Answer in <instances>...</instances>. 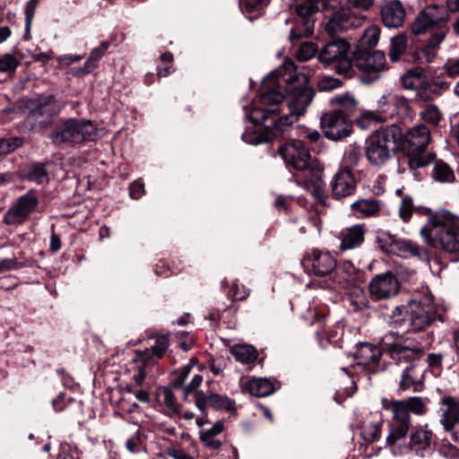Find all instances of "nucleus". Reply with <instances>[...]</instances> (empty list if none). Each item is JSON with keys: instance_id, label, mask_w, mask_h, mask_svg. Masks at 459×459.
Returning a JSON list of instances; mask_svg holds the SVG:
<instances>
[{"instance_id": "c756f323", "label": "nucleus", "mask_w": 459, "mask_h": 459, "mask_svg": "<svg viewBox=\"0 0 459 459\" xmlns=\"http://www.w3.org/2000/svg\"><path fill=\"white\" fill-rule=\"evenodd\" d=\"M351 209L353 212L359 213L361 217L377 216L381 209V203L373 198L360 199L352 203Z\"/></svg>"}, {"instance_id": "4468645a", "label": "nucleus", "mask_w": 459, "mask_h": 459, "mask_svg": "<svg viewBox=\"0 0 459 459\" xmlns=\"http://www.w3.org/2000/svg\"><path fill=\"white\" fill-rule=\"evenodd\" d=\"M336 264V259L330 252L316 248L307 253L302 259L304 269L320 277L330 274Z\"/></svg>"}, {"instance_id": "f8f14e48", "label": "nucleus", "mask_w": 459, "mask_h": 459, "mask_svg": "<svg viewBox=\"0 0 459 459\" xmlns=\"http://www.w3.org/2000/svg\"><path fill=\"white\" fill-rule=\"evenodd\" d=\"M321 128L327 139L339 141L350 136L352 124L342 110H331L322 116Z\"/></svg>"}, {"instance_id": "5701e85b", "label": "nucleus", "mask_w": 459, "mask_h": 459, "mask_svg": "<svg viewBox=\"0 0 459 459\" xmlns=\"http://www.w3.org/2000/svg\"><path fill=\"white\" fill-rule=\"evenodd\" d=\"M364 225H353L341 232L340 249L342 251L357 248L364 242Z\"/></svg>"}, {"instance_id": "603ef678", "label": "nucleus", "mask_w": 459, "mask_h": 459, "mask_svg": "<svg viewBox=\"0 0 459 459\" xmlns=\"http://www.w3.org/2000/svg\"><path fill=\"white\" fill-rule=\"evenodd\" d=\"M169 346V337L167 335L158 336L155 340V343L152 346V353L160 359Z\"/></svg>"}, {"instance_id": "0e129e2a", "label": "nucleus", "mask_w": 459, "mask_h": 459, "mask_svg": "<svg viewBox=\"0 0 459 459\" xmlns=\"http://www.w3.org/2000/svg\"><path fill=\"white\" fill-rule=\"evenodd\" d=\"M130 196L138 200L144 194V185L142 182L134 181L129 186Z\"/></svg>"}, {"instance_id": "412c9836", "label": "nucleus", "mask_w": 459, "mask_h": 459, "mask_svg": "<svg viewBox=\"0 0 459 459\" xmlns=\"http://www.w3.org/2000/svg\"><path fill=\"white\" fill-rule=\"evenodd\" d=\"M284 96L280 90L277 75L272 74L266 76L261 85L260 101L264 106H273L281 103Z\"/></svg>"}, {"instance_id": "c85d7f7f", "label": "nucleus", "mask_w": 459, "mask_h": 459, "mask_svg": "<svg viewBox=\"0 0 459 459\" xmlns=\"http://www.w3.org/2000/svg\"><path fill=\"white\" fill-rule=\"evenodd\" d=\"M247 391L253 396L264 397L272 394L275 388L274 384L267 378H253L246 384Z\"/></svg>"}, {"instance_id": "4be33fe9", "label": "nucleus", "mask_w": 459, "mask_h": 459, "mask_svg": "<svg viewBox=\"0 0 459 459\" xmlns=\"http://www.w3.org/2000/svg\"><path fill=\"white\" fill-rule=\"evenodd\" d=\"M60 111V106L56 100L55 96L52 94L39 96L32 101V108L30 110V115L34 118H39L40 117H46L47 118H50L53 116L58 114Z\"/></svg>"}, {"instance_id": "7ed1b4c3", "label": "nucleus", "mask_w": 459, "mask_h": 459, "mask_svg": "<svg viewBox=\"0 0 459 459\" xmlns=\"http://www.w3.org/2000/svg\"><path fill=\"white\" fill-rule=\"evenodd\" d=\"M285 81V91L288 97L290 113L273 122L277 129H281L284 126H290L297 122L299 117L304 115L315 97L313 87L308 85L309 79L307 74L299 73L290 75Z\"/></svg>"}, {"instance_id": "052dcab7", "label": "nucleus", "mask_w": 459, "mask_h": 459, "mask_svg": "<svg viewBox=\"0 0 459 459\" xmlns=\"http://www.w3.org/2000/svg\"><path fill=\"white\" fill-rule=\"evenodd\" d=\"M203 382V377L201 375H195L192 378L191 382L183 388L184 398L187 399L188 395L201 385Z\"/></svg>"}, {"instance_id": "37998d69", "label": "nucleus", "mask_w": 459, "mask_h": 459, "mask_svg": "<svg viewBox=\"0 0 459 459\" xmlns=\"http://www.w3.org/2000/svg\"><path fill=\"white\" fill-rule=\"evenodd\" d=\"M427 401L428 399H423L419 396H411L404 400L410 412L418 416H423L428 412Z\"/></svg>"}, {"instance_id": "a18cd8bd", "label": "nucleus", "mask_w": 459, "mask_h": 459, "mask_svg": "<svg viewBox=\"0 0 459 459\" xmlns=\"http://www.w3.org/2000/svg\"><path fill=\"white\" fill-rule=\"evenodd\" d=\"M411 424L396 423L389 435L386 437V442L389 446H394L398 440L404 438L408 433Z\"/></svg>"}, {"instance_id": "6e6552de", "label": "nucleus", "mask_w": 459, "mask_h": 459, "mask_svg": "<svg viewBox=\"0 0 459 459\" xmlns=\"http://www.w3.org/2000/svg\"><path fill=\"white\" fill-rule=\"evenodd\" d=\"M97 133L98 129L91 120L70 118L50 134V139L56 145L74 146L95 140Z\"/></svg>"}, {"instance_id": "393cba45", "label": "nucleus", "mask_w": 459, "mask_h": 459, "mask_svg": "<svg viewBox=\"0 0 459 459\" xmlns=\"http://www.w3.org/2000/svg\"><path fill=\"white\" fill-rule=\"evenodd\" d=\"M382 356L381 349L369 342L360 343L357 349L358 364L364 367L376 365Z\"/></svg>"}, {"instance_id": "9d476101", "label": "nucleus", "mask_w": 459, "mask_h": 459, "mask_svg": "<svg viewBox=\"0 0 459 459\" xmlns=\"http://www.w3.org/2000/svg\"><path fill=\"white\" fill-rule=\"evenodd\" d=\"M350 43L344 39L328 42L318 53V60L325 65H333L338 74L348 75L352 69V60L349 53Z\"/></svg>"}, {"instance_id": "5fc2aeb1", "label": "nucleus", "mask_w": 459, "mask_h": 459, "mask_svg": "<svg viewBox=\"0 0 459 459\" xmlns=\"http://www.w3.org/2000/svg\"><path fill=\"white\" fill-rule=\"evenodd\" d=\"M249 295V290L244 286L239 287L238 282H232L228 291V296L232 299L243 300Z\"/></svg>"}, {"instance_id": "423d86ee", "label": "nucleus", "mask_w": 459, "mask_h": 459, "mask_svg": "<svg viewBox=\"0 0 459 459\" xmlns=\"http://www.w3.org/2000/svg\"><path fill=\"white\" fill-rule=\"evenodd\" d=\"M403 133L396 125L382 126L366 140L365 156L372 166H384L392 159Z\"/></svg>"}, {"instance_id": "f704fd0d", "label": "nucleus", "mask_w": 459, "mask_h": 459, "mask_svg": "<svg viewBox=\"0 0 459 459\" xmlns=\"http://www.w3.org/2000/svg\"><path fill=\"white\" fill-rule=\"evenodd\" d=\"M432 178L440 183H451L455 178L452 168L443 160L435 162L432 169Z\"/></svg>"}, {"instance_id": "f03ea898", "label": "nucleus", "mask_w": 459, "mask_h": 459, "mask_svg": "<svg viewBox=\"0 0 459 459\" xmlns=\"http://www.w3.org/2000/svg\"><path fill=\"white\" fill-rule=\"evenodd\" d=\"M424 242L448 254L459 252V223L447 211H439L432 214L428 222L420 229Z\"/></svg>"}, {"instance_id": "f257e3e1", "label": "nucleus", "mask_w": 459, "mask_h": 459, "mask_svg": "<svg viewBox=\"0 0 459 459\" xmlns=\"http://www.w3.org/2000/svg\"><path fill=\"white\" fill-rule=\"evenodd\" d=\"M286 166L304 175L303 186L317 200L325 199L324 193V165L310 154L306 144L292 140L281 144L277 149Z\"/></svg>"}, {"instance_id": "774afa93", "label": "nucleus", "mask_w": 459, "mask_h": 459, "mask_svg": "<svg viewBox=\"0 0 459 459\" xmlns=\"http://www.w3.org/2000/svg\"><path fill=\"white\" fill-rule=\"evenodd\" d=\"M164 403L174 412L179 411L178 404L170 390H165L164 392Z\"/></svg>"}, {"instance_id": "79ce46f5", "label": "nucleus", "mask_w": 459, "mask_h": 459, "mask_svg": "<svg viewBox=\"0 0 459 459\" xmlns=\"http://www.w3.org/2000/svg\"><path fill=\"white\" fill-rule=\"evenodd\" d=\"M208 402L215 409H223L228 411L235 410L234 401L219 394L212 393L208 394Z\"/></svg>"}, {"instance_id": "1a4fd4ad", "label": "nucleus", "mask_w": 459, "mask_h": 459, "mask_svg": "<svg viewBox=\"0 0 459 459\" xmlns=\"http://www.w3.org/2000/svg\"><path fill=\"white\" fill-rule=\"evenodd\" d=\"M360 73L362 83H372L380 78L381 73L387 69L385 55L383 51H367L359 49L353 54L352 66Z\"/></svg>"}, {"instance_id": "cd10ccee", "label": "nucleus", "mask_w": 459, "mask_h": 459, "mask_svg": "<svg viewBox=\"0 0 459 459\" xmlns=\"http://www.w3.org/2000/svg\"><path fill=\"white\" fill-rule=\"evenodd\" d=\"M426 73L421 67H415L408 70L401 77L403 87L406 90H417L422 87L426 82Z\"/></svg>"}, {"instance_id": "0eeeda50", "label": "nucleus", "mask_w": 459, "mask_h": 459, "mask_svg": "<svg viewBox=\"0 0 459 459\" xmlns=\"http://www.w3.org/2000/svg\"><path fill=\"white\" fill-rule=\"evenodd\" d=\"M429 143V129L422 124L414 126L407 132L403 144L410 154L408 164L411 169L426 167L435 160V153H424Z\"/></svg>"}, {"instance_id": "338daca9", "label": "nucleus", "mask_w": 459, "mask_h": 459, "mask_svg": "<svg viewBox=\"0 0 459 459\" xmlns=\"http://www.w3.org/2000/svg\"><path fill=\"white\" fill-rule=\"evenodd\" d=\"M359 158H360V152H359V149H357V148L350 149L345 154V160H346L347 163L349 164L348 165L349 167L350 166H357L359 164Z\"/></svg>"}, {"instance_id": "6e6d98bb", "label": "nucleus", "mask_w": 459, "mask_h": 459, "mask_svg": "<svg viewBox=\"0 0 459 459\" xmlns=\"http://www.w3.org/2000/svg\"><path fill=\"white\" fill-rule=\"evenodd\" d=\"M376 0H346L348 7L359 12H368L375 5Z\"/></svg>"}, {"instance_id": "20e7f679", "label": "nucleus", "mask_w": 459, "mask_h": 459, "mask_svg": "<svg viewBox=\"0 0 459 459\" xmlns=\"http://www.w3.org/2000/svg\"><path fill=\"white\" fill-rule=\"evenodd\" d=\"M412 34L428 36L427 48H435L444 40L447 31V17L443 6L429 4L421 10L411 25Z\"/></svg>"}, {"instance_id": "864d4df0", "label": "nucleus", "mask_w": 459, "mask_h": 459, "mask_svg": "<svg viewBox=\"0 0 459 459\" xmlns=\"http://www.w3.org/2000/svg\"><path fill=\"white\" fill-rule=\"evenodd\" d=\"M342 85L341 80L332 76H324L317 82V88L321 91H332Z\"/></svg>"}, {"instance_id": "9b49d317", "label": "nucleus", "mask_w": 459, "mask_h": 459, "mask_svg": "<svg viewBox=\"0 0 459 459\" xmlns=\"http://www.w3.org/2000/svg\"><path fill=\"white\" fill-rule=\"evenodd\" d=\"M368 290L369 298L374 301L388 300L398 295L400 283L391 271H386L372 277Z\"/></svg>"}, {"instance_id": "39448f33", "label": "nucleus", "mask_w": 459, "mask_h": 459, "mask_svg": "<svg viewBox=\"0 0 459 459\" xmlns=\"http://www.w3.org/2000/svg\"><path fill=\"white\" fill-rule=\"evenodd\" d=\"M435 321V313L429 306L411 300L404 306L395 307L389 315V323L404 333L427 330Z\"/></svg>"}, {"instance_id": "6ab92c4d", "label": "nucleus", "mask_w": 459, "mask_h": 459, "mask_svg": "<svg viewBox=\"0 0 459 459\" xmlns=\"http://www.w3.org/2000/svg\"><path fill=\"white\" fill-rule=\"evenodd\" d=\"M424 387V370L417 364L412 363L406 367L401 375L399 390L421 392Z\"/></svg>"}, {"instance_id": "a19ab883", "label": "nucleus", "mask_w": 459, "mask_h": 459, "mask_svg": "<svg viewBox=\"0 0 459 459\" xmlns=\"http://www.w3.org/2000/svg\"><path fill=\"white\" fill-rule=\"evenodd\" d=\"M137 359L142 360V363L137 366L136 372L133 376V379L137 386H141L146 377V366L149 359L148 351H136Z\"/></svg>"}, {"instance_id": "473e14b6", "label": "nucleus", "mask_w": 459, "mask_h": 459, "mask_svg": "<svg viewBox=\"0 0 459 459\" xmlns=\"http://www.w3.org/2000/svg\"><path fill=\"white\" fill-rule=\"evenodd\" d=\"M230 354L234 359L243 364L254 362L258 358V352L255 347L248 344H236L230 348Z\"/></svg>"}, {"instance_id": "09e8293b", "label": "nucleus", "mask_w": 459, "mask_h": 459, "mask_svg": "<svg viewBox=\"0 0 459 459\" xmlns=\"http://www.w3.org/2000/svg\"><path fill=\"white\" fill-rule=\"evenodd\" d=\"M20 65V61L12 54L0 56V72H14Z\"/></svg>"}, {"instance_id": "ea45409f", "label": "nucleus", "mask_w": 459, "mask_h": 459, "mask_svg": "<svg viewBox=\"0 0 459 459\" xmlns=\"http://www.w3.org/2000/svg\"><path fill=\"white\" fill-rule=\"evenodd\" d=\"M420 117L425 122L437 126L443 118V114L436 105L427 104L420 112Z\"/></svg>"}, {"instance_id": "bf43d9fd", "label": "nucleus", "mask_w": 459, "mask_h": 459, "mask_svg": "<svg viewBox=\"0 0 459 459\" xmlns=\"http://www.w3.org/2000/svg\"><path fill=\"white\" fill-rule=\"evenodd\" d=\"M269 0H239L241 11L251 13L255 11L260 5L268 3Z\"/></svg>"}, {"instance_id": "a878e982", "label": "nucleus", "mask_w": 459, "mask_h": 459, "mask_svg": "<svg viewBox=\"0 0 459 459\" xmlns=\"http://www.w3.org/2000/svg\"><path fill=\"white\" fill-rule=\"evenodd\" d=\"M432 432L427 429V426L416 427L410 437V446L416 453L426 450L431 443Z\"/></svg>"}, {"instance_id": "49530a36", "label": "nucleus", "mask_w": 459, "mask_h": 459, "mask_svg": "<svg viewBox=\"0 0 459 459\" xmlns=\"http://www.w3.org/2000/svg\"><path fill=\"white\" fill-rule=\"evenodd\" d=\"M390 352L394 359L400 361L411 359L415 355L416 351L401 344H394L391 347Z\"/></svg>"}, {"instance_id": "f3484780", "label": "nucleus", "mask_w": 459, "mask_h": 459, "mask_svg": "<svg viewBox=\"0 0 459 459\" xmlns=\"http://www.w3.org/2000/svg\"><path fill=\"white\" fill-rule=\"evenodd\" d=\"M406 12L400 0H385L380 7V18L387 28H399L405 20Z\"/></svg>"}, {"instance_id": "58836bf2", "label": "nucleus", "mask_w": 459, "mask_h": 459, "mask_svg": "<svg viewBox=\"0 0 459 459\" xmlns=\"http://www.w3.org/2000/svg\"><path fill=\"white\" fill-rule=\"evenodd\" d=\"M407 46V38L404 35H398L391 39V46L388 52L392 62L398 61L403 55Z\"/></svg>"}, {"instance_id": "c03bdc74", "label": "nucleus", "mask_w": 459, "mask_h": 459, "mask_svg": "<svg viewBox=\"0 0 459 459\" xmlns=\"http://www.w3.org/2000/svg\"><path fill=\"white\" fill-rule=\"evenodd\" d=\"M396 237L388 232H384L377 238L378 247L385 254H395Z\"/></svg>"}, {"instance_id": "a211bd4d", "label": "nucleus", "mask_w": 459, "mask_h": 459, "mask_svg": "<svg viewBox=\"0 0 459 459\" xmlns=\"http://www.w3.org/2000/svg\"><path fill=\"white\" fill-rule=\"evenodd\" d=\"M439 404L440 424L449 432L459 423V401L451 395H445Z\"/></svg>"}, {"instance_id": "2f4dec72", "label": "nucleus", "mask_w": 459, "mask_h": 459, "mask_svg": "<svg viewBox=\"0 0 459 459\" xmlns=\"http://www.w3.org/2000/svg\"><path fill=\"white\" fill-rule=\"evenodd\" d=\"M50 162H33L30 164L26 170V178L39 185L48 184L49 181L47 166Z\"/></svg>"}, {"instance_id": "4d7b16f0", "label": "nucleus", "mask_w": 459, "mask_h": 459, "mask_svg": "<svg viewBox=\"0 0 459 459\" xmlns=\"http://www.w3.org/2000/svg\"><path fill=\"white\" fill-rule=\"evenodd\" d=\"M38 4H33L31 2H27L25 7V39H29L30 30L31 26V22L35 14V11Z\"/></svg>"}, {"instance_id": "2eb2a0df", "label": "nucleus", "mask_w": 459, "mask_h": 459, "mask_svg": "<svg viewBox=\"0 0 459 459\" xmlns=\"http://www.w3.org/2000/svg\"><path fill=\"white\" fill-rule=\"evenodd\" d=\"M365 19L364 15L356 14L349 7L340 8L333 13L326 22L325 30L330 35L333 36L360 27L364 23Z\"/></svg>"}, {"instance_id": "e433bc0d", "label": "nucleus", "mask_w": 459, "mask_h": 459, "mask_svg": "<svg viewBox=\"0 0 459 459\" xmlns=\"http://www.w3.org/2000/svg\"><path fill=\"white\" fill-rule=\"evenodd\" d=\"M331 103L339 107L336 110H342L346 117L354 113L357 108L356 100L350 95L335 96L331 100Z\"/></svg>"}, {"instance_id": "ddd939ff", "label": "nucleus", "mask_w": 459, "mask_h": 459, "mask_svg": "<svg viewBox=\"0 0 459 459\" xmlns=\"http://www.w3.org/2000/svg\"><path fill=\"white\" fill-rule=\"evenodd\" d=\"M358 182L349 166H342L333 175L329 187L334 200H342L353 195L357 191Z\"/></svg>"}, {"instance_id": "bb28decb", "label": "nucleus", "mask_w": 459, "mask_h": 459, "mask_svg": "<svg viewBox=\"0 0 459 459\" xmlns=\"http://www.w3.org/2000/svg\"><path fill=\"white\" fill-rule=\"evenodd\" d=\"M110 43L108 41H102L100 46L95 48L91 50L90 56L87 61L84 63L83 67L78 68L74 74L76 76H82L90 74L93 71L97 66L100 59L105 54L107 49L109 48Z\"/></svg>"}, {"instance_id": "680f3d73", "label": "nucleus", "mask_w": 459, "mask_h": 459, "mask_svg": "<svg viewBox=\"0 0 459 459\" xmlns=\"http://www.w3.org/2000/svg\"><path fill=\"white\" fill-rule=\"evenodd\" d=\"M167 454L174 459H195L192 455L186 453L183 449L171 446L167 448Z\"/></svg>"}, {"instance_id": "7c9ffc66", "label": "nucleus", "mask_w": 459, "mask_h": 459, "mask_svg": "<svg viewBox=\"0 0 459 459\" xmlns=\"http://www.w3.org/2000/svg\"><path fill=\"white\" fill-rule=\"evenodd\" d=\"M399 253L401 255H411L417 256L420 260L428 259V251L426 248L419 247L416 243L396 238L395 241V254Z\"/></svg>"}, {"instance_id": "dca6fc26", "label": "nucleus", "mask_w": 459, "mask_h": 459, "mask_svg": "<svg viewBox=\"0 0 459 459\" xmlns=\"http://www.w3.org/2000/svg\"><path fill=\"white\" fill-rule=\"evenodd\" d=\"M39 200L33 191L22 195L16 204L10 208L4 218L8 225L22 223L38 206Z\"/></svg>"}, {"instance_id": "3c124183", "label": "nucleus", "mask_w": 459, "mask_h": 459, "mask_svg": "<svg viewBox=\"0 0 459 459\" xmlns=\"http://www.w3.org/2000/svg\"><path fill=\"white\" fill-rule=\"evenodd\" d=\"M412 212H413L412 198L410 196H405L401 201V204H400V208H399V216L404 222H408L411 217Z\"/></svg>"}, {"instance_id": "c9c22d12", "label": "nucleus", "mask_w": 459, "mask_h": 459, "mask_svg": "<svg viewBox=\"0 0 459 459\" xmlns=\"http://www.w3.org/2000/svg\"><path fill=\"white\" fill-rule=\"evenodd\" d=\"M380 28L377 25H370L368 27L362 36L359 38V46L362 48H373L379 41Z\"/></svg>"}, {"instance_id": "13d9d810", "label": "nucleus", "mask_w": 459, "mask_h": 459, "mask_svg": "<svg viewBox=\"0 0 459 459\" xmlns=\"http://www.w3.org/2000/svg\"><path fill=\"white\" fill-rule=\"evenodd\" d=\"M313 316H314V321L311 322V325H317L316 334L317 336L318 343H319V345L324 346L322 333L325 331V316L323 315H318L316 313H315L313 315Z\"/></svg>"}, {"instance_id": "aec40b11", "label": "nucleus", "mask_w": 459, "mask_h": 459, "mask_svg": "<svg viewBox=\"0 0 459 459\" xmlns=\"http://www.w3.org/2000/svg\"><path fill=\"white\" fill-rule=\"evenodd\" d=\"M341 0H295L294 9L302 19H312L318 12L334 8Z\"/></svg>"}, {"instance_id": "69168bd1", "label": "nucleus", "mask_w": 459, "mask_h": 459, "mask_svg": "<svg viewBox=\"0 0 459 459\" xmlns=\"http://www.w3.org/2000/svg\"><path fill=\"white\" fill-rule=\"evenodd\" d=\"M444 68L447 75L451 78L459 76V59L458 60H448Z\"/></svg>"}, {"instance_id": "4c0bfd02", "label": "nucleus", "mask_w": 459, "mask_h": 459, "mask_svg": "<svg viewBox=\"0 0 459 459\" xmlns=\"http://www.w3.org/2000/svg\"><path fill=\"white\" fill-rule=\"evenodd\" d=\"M315 22L313 19H303L301 24L291 29L290 32V40H299L311 36L314 32Z\"/></svg>"}, {"instance_id": "b1692460", "label": "nucleus", "mask_w": 459, "mask_h": 459, "mask_svg": "<svg viewBox=\"0 0 459 459\" xmlns=\"http://www.w3.org/2000/svg\"><path fill=\"white\" fill-rule=\"evenodd\" d=\"M383 420L377 413H371L362 422L360 426V437L366 442H375L380 437Z\"/></svg>"}, {"instance_id": "de8ad7c7", "label": "nucleus", "mask_w": 459, "mask_h": 459, "mask_svg": "<svg viewBox=\"0 0 459 459\" xmlns=\"http://www.w3.org/2000/svg\"><path fill=\"white\" fill-rule=\"evenodd\" d=\"M23 141L20 137L0 139V156L6 155L22 146Z\"/></svg>"}, {"instance_id": "8fccbe9b", "label": "nucleus", "mask_w": 459, "mask_h": 459, "mask_svg": "<svg viewBox=\"0 0 459 459\" xmlns=\"http://www.w3.org/2000/svg\"><path fill=\"white\" fill-rule=\"evenodd\" d=\"M317 52L316 45L312 42H304L299 46L297 57L299 61H307L312 58Z\"/></svg>"}, {"instance_id": "72a5a7b5", "label": "nucleus", "mask_w": 459, "mask_h": 459, "mask_svg": "<svg viewBox=\"0 0 459 459\" xmlns=\"http://www.w3.org/2000/svg\"><path fill=\"white\" fill-rule=\"evenodd\" d=\"M391 410L393 418L396 423L411 424L410 410L404 400L391 401L388 405L385 406Z\"/></svg>"}, {"instance_id": "e2e57ef3", "label": "nucleus", "mask_w": 459, "mask_h": 459, "mask_svg": "<svg viewBox=\"0 0 459 459\" xmlns=\"http://www.w3.org/2000/svg\"><path fill=\"white\" fill-rule=\"evenodd\" d=\"M192 366L190 364L185 366L177 375L175 379L173 380V385L176 388H179L183 385L185 380L188 377Z\"/></svg>"}]
</instances>
